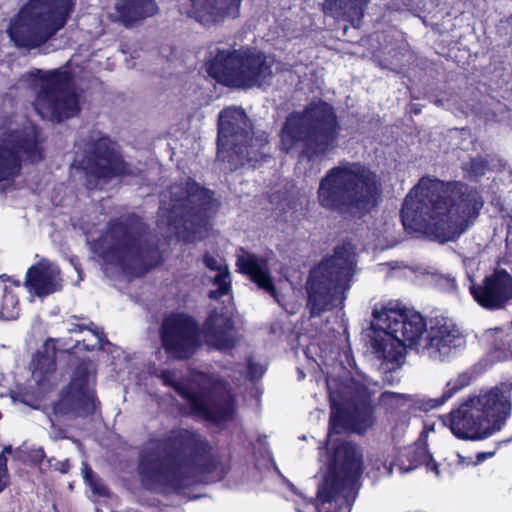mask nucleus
<instances>
[{
	"label": "nucleus",
	"instance_id": "f257e3e1",
	"mask_svg": "<svg viewBox=\"0 0 512 512\" xmlns=\"http://www.w3.org/2000/svg\"><path fill=\"white\" fill-rule=\"evenodd\" d=\"M483 204L479 192L465 183L422 178L406 196L401 219L406 230L446 242L468 229Z\"/></svg>",
	"mask_w": 512,
	"mask_h": 512
},
{
	"label": "nucleus",
	"instance_id": "f03ea898",
	"mask_svg": "<svg viewBox=\"0 0 512 512\" xmlns=\"http://www.w3.org/2000/svg\"><path fill=\"white\" fill-rule=\"evenodd\" d=\"M216 467L207 441L194 431L178 429L163 439H152L144 446L139 456L138 473L147 489L169 487L179 490L209 480L208 475Z\"/></svg>",
	"mask_w": 512,
	"mask_h": 512
},
{
	"label": "nucleus",
	"instance_id": "7ed1b4c3",
	"mask_svg": "<svg viewBox=\"0 0 512 512\" xmlns=\"http://www.w3.org/2000/svg\"><path fill=\"white\" fill-rule=\"evenodd\" d=\"M382 193L378 175L360 162H340L321 178L317 199L321 207L343 214L364 213Z\"/></svg>",
	"mask_w": 512,
	"mask_h": 512
},
{
	"label": "nucleus",
	"instance_id": "20e7f679",
	"mask_svg": "<svg viewBox=\"0 0 512 512\" xmlns=\"http://www.w3.org/2000/svg\"><path fill=\"white\" fill-rule=\"evenodd\" d=\"M373 316L371 348L377 358L390 364L388 369L402 365L406 347L422 352L428 329L419 312L388 303L380 310L374 309Z\"/></svg>",
	"mask_w": 512,
	"mask_h": 512
},
{
	"label": "nucleus",
	"instance_id": "39448f33",
	"mask_svg": "<svg viewBox=\"0 0 512 512\" xmlns=\"http://www.w3.org/2000/svg\"><path fill=\"white\" fill-rule=\"evenodd\" d=\"M341 130L334 107L317 101L286 119L281 142L287 153L300 148L302 154L312 160L327 155L338 146Z\"/></svg>",
	"mask_w": 512,
	"mask_h": 512
},
{
	"label": "nucleus",
	"instance_id": "423d86ee",
	"mask_svg": "<svg viewBox=\"0 0 512 512\" xmlns=\"http://www.w3.org/2000/svg\"><path fill=\"white\" fill-rule=\"evenodd\" d=\"M92 249L105 264L131 275L144 274L158 261V250L150 242L138 220L110 222L106 232L95 240Z\"/></svg>",
	"mask_w": 512,
	"mask_h": 512
},
{
	"label": "nucleus",
	"instance_id": "0eeeda50",
	"mask_svg": "<svg viewBox=\"0 0 512 512\" xmlns=\"http://www.w3.org/2000/svg\"><path fill=\"white\" fill-rule=\"evenodd\" d=\"M363 454L352 442L337 440L328 456L327 472L319 484L317 499L307 505L317 512H350L362 473Z\"/></svg>",
	"mask_w": 512,
	"mask_h": 512
},
{
	"label": "nucleus",
	"instance_id": "6e6552de",
	"mask_svg": "<svg viewBox=\"0 0 512 512\" xmlns=\"http://www.w3.org/2000/svg\"><path fill=\"white\" fill-rule=\"evenodd\" d=\"M356 267L355 246L344 242L334 248L333 255L324 258L310 271L306 282V307L311 317H319L343 304Z\"/></svg>",
	"mask_w": 512,
	"mask_h": 512
},
{
	"label": "nucleus",
	"instance_id": "1a4fd4ad",
	"mask_svg": "<svg viewBox=\"0 0 512 512\" xmlns=\"http://www.w3.org/2000/svg\"><path fill=\"white\" fill-rule=\"evenodd\" d=\"M512 382L469 398L449 414L452 433L460 439L478 440L502 429L512 410Z\"/></svg>",
	"mask_w": 512,
	"mask_h": 512
},
{
	"label": "nucleus",
	"instance_id": "9d476101",
	"mask_svg": "<svg viewBox=\"0 0 512 512\" xmlns=\"http://www.w3.org/2000/svg\"><path fill=\"white\" fill-rule=\"evenodd\" d=\"M217 207L213 192L188 179L172 185L162 194L159 217L171 233L180 234L183 230L195 239L207 230L208 218Z\"/></svg>",
	"mask_w": 512,
	"mask_h": 512
},
{
	"label": "nucleus",
	"instance_id": "9b49d317",
	"mask_svg": "<svg viewBox=\"0 0 512 512\" xmlns=\"http://www.w3.org/2000/svg\"><path fill=\"white\" fill-rule=\"evenodd\" d=\"M75 0H30L10 20L7 33L17 47L33 49L66 23Z\"/></svg>",
	"mask_w": 512,
	"mask_h": 512
},
{
	"label": "nucleus",
	"instance_id": "f8f14e48",
	"mask_svg": "<svg viewBox=\"0 0 512 512\" xmlns=\"http://www.w3.org/2000/svg\"><path fill=\"white\" fill-rule=\"evenodd\" d=\"M327 385L331 403L329 437L344 431L363 433L373 425L370 390L366 384L347 378L340 383L328 379Z\"/></svg>",
	"mask_w": 512,
	"mask_h": 512
},
{
	"label": "nucleus",
	"instance_id": "ddd939ff",
	"mask_svg": "<svg viewBox=\"0 0 512 512\" xmlns=\"http://www.w3.org/2000/svg\"><path fill=\"white\" fill-rule=\"evenodd\" d=\"M217 161L234 171L253 161L256 154L252 120L239 106H228L218 114Z\"/></svg>",
	"mask_w": 512,
	"mask_h": 512
},
{
	"label": "nucleus",
	"instance_id": "4468645a",
	"mask_svg": "<svg viewBox=\"0 0 512 512\" xmlns=\"http://www.w3.org/2000/svg\"><path fill=\"white\" fill-rule=\"evenodd\" d=\"M23 78L36 84L39 88L34 108L42 119L61 122L74 117L79 112V98L73 89L68 71L44 72L40 69H33L27 72Z\"/></svg>",
	"mask_w": 512,
	"mask_h": 512
},
{
	"label": "nucleus",
	"instance_id": "2eb2a0df",
	"mask_svg": "<svg viewBox=\"0 0 512 512\" xmlns=\"http://www.w3.org/2000/svg\"><path fill=\"white\" fill-rule=\"evenodd\" d=\"M160 378L186 401L189 412L195 417L221 421L232 414L233 405L229 391L222 384H215L212 389L207 390L208 381L205 375L195 374L191 382L184 383L175 371L164 370Z\"/></svg>",
	"mask_w": 512,
	"mask_h": 512
},
{
	"label": "nucleus",
	"instance_id": "dca6fc26",
	"mask_svg": "<svg viewBox=\"0 0 512 512\" xmlns=\"http://www.w3.org/2000/svg\"><path fill=\"white\" fill-rule=\"evenodd\" d=\"M75 147V164L85 171L90 189L99 187L101 180L130 173L115 144L99 131L90 132Z\"/></svg>",
	"mask_w": 512,
	"mask_h": 512
},
{
	"label": "nucleus",
	"instance_id": "f3484780",
	"mask_svg": "<svg viewBox=\"0 0 512 512\" xmlns=\"http://www.w3.org/2000/svg\"><path fill=\"white\" fill-rule=\"evenodd\" d=\"M206 72L217 83L234 89H249L256 83V48L230 49L209 46Z\"/></svg>",
	"mask_w": 512,
	"mask_h": 512
},
{
	"label": "nucleus",
	"instance_id": "a211bd4d",
	"mask_svg": "<svg viewBox=\"0 0 512 512\" xmlns=\"http://www.w3.org/2000/svg\"><path fill=\"white\" fill-rule=\"evenodd\" d=\"M42 151L37 142L36 127L25 120L22 128L8 120L0 127V183L13 181L21 171L22 161L37 162Z\"/></svg>",
	"mask_w": 512,
	"mask_h": 512
},
{
	"label": "nucleus",
	"instance_id": "6ab92c4d",
	"mask_svg": "<svg viewBox=\"0 0 512 512\" xmlns=\"http://www.w3.org/2000/svg\"><path fill=\"white\" fill-rule=\"evenodd\" d=\"M94 384V365L90 362L80 363L67 390L54 405V413L74 417L93 413L96 407Z\"/></svg>",
	"mask_w": 512,
	"mask_h": 512
},
{
	"label": "nucleus",
	"instance_id": "aec40b11",
	"mask_svg": "<svg viewBox=\"0 0 512 512\" xmlns=\"http://www.w3.org/2000/svg\"><path fill=\"white\" fill-rule=\"evenodd\" d=\"M162 346L175 359L191 357L200 346V336L195 320L184 314L166 317L161 326Z\"/></svg>",
	"mask_w": 512,
	"mask_h": 512
},
{
	"label": "nucleus",
	"instance_id": "412c9836",
	"mask_svg": "<svg viewBox=\"0 0 512 512\" xmlns=\"http://www.w3.org/2000/svg\"><path fill=\"white\" fill-rule=\"evenodd\" d=\"M464 344V336L450 319L435 318L430 321L426 331L422 353L436 360H444Z\"/></svg>",
	"mask_w": 512,
	"mask_h": 512
},
{
	"label": "nucleus",
	"instance_id": "4be33fe9",
	"mask_svg": "<svg viewBox=\"0 0 512 512\" xmlns=\"http://www.w3.org/2000/svg\"><path fill=\"white\" fill-rule=\"evenodd\" d=\"M469 280V290L474 300L485 309H502L512 300V275L504 269L495 270L479 284Z\"/></svg>",
	"mask_w": 512,
	"mask_h": 512
},
{
	"label": "nucleus",
	"instance_id": "5701e85b",
	"mask_svg": "<svg viewBox=\"0 0 512 512\" xmlns=\"http://www.w3.org/2000/svg\"><path fill=\"white\" fill-rule=\"evenodd\" d=\"M241 0H186L180 4V12L203 25L236 17Z\"/></svg>",
	"mask_w": 512,
	"mask_h": 512
},
{
	"label": "nucleus",
	"instance_id": "b1692460",
	"mask_svg": "<svg viewBox=\"0 0 512 512\" xmlns=\"http://www.w3.org/2000/svg\"><path fill=\"white\" fill-rule=\"evenodd\" d=\"M24 284L28 292L37 297L55 293L62 288L60 268L57 264L42 259L27 270Z\"/></svg>",
	"mask_w": 512,
	"mask_h": 512
},
{
	"label": "nucleus",
	"instance_id": "393cba45",
	"mask_svg": "<svg viewBox=\"0 0 512 512\" xmlns=\"http://www.w3.org/2000/svg\"><path fill=\"white\" fill-rule=\"evenodd\" d=\"M159 8L155 0H115L113 21L132 27L142 20L154 16Z\"/></svg>",
	"mask_w": 512,
	"mask_h": 512
},
{
	"label": "nucleus",
	"instance_id": "a878e982",
	"mask_svg": "<svg viewBox=\"0 0 512 512\" xmlns=\"http://www.w3.org/2000/svg\"><path fill=\"white\" fill-rule=\"evenodd\" d=\"M232 319L229 313L213 311L203 326V335L208 345L227 349L234 343Z\"/></svg>",
	"mask_w": 512,
	"mask_h": 512
},
{
	"label": "nucleus",
	"instance_id": "bb28decb",
	"mask_svg": "<svg viewBox=\"0 0 512 512\" xmlns=\"http://www.w3.org/2000/svg\"><path fill=\"white\" fill-rule=\"evenodd\" d=\"M368 2V0H325L323 10L327 15L359 27Z\"/></svg>",
	"mask_w": 512,
	"mask_h": 512
},
{
	"label": "nucleus",
	"instance_id": "cd10ccee",
	"mask_svg": "<svg viewBox=\"0 0 512 512\" xmlns=\"http://www.w3.org/2000/svg\"><path fill=\"white\" fill-rule=\"evenodd\" d=\"M398 468L401 473H408L421 465H425L428 470L440 475L438 464L433 460L425 443H416L413 446L405 448L398 458Z\"/></svg>",
	"mask_w": 512,
	"mask_h": 512
},
{
	"label": "nucleus",
	"instance_id": "c85d7f7f",
	"mask_svg": "<svg viewBox=\"0 0 512 512\" xmlns=\"http://www.w3.org/2000/svg\"><path fill=\"white\" fill-rule=\"evenodd\" d=\"M203 263L206 268L216 273L212 282L217 288L209 292V297L219 299L223 296H229L231 292V278L225 260L218 255L214 256L206 253L203 257Z\"/></svg>",
	"mask_w": 512,
	"mask_h": 512
},
{
	"label": "nucleus",
	"instance_id": "c756f323",
	"mask_svg": "<svg viewBox=\"0 0 512 512\" xmlns=\"http://www.w3.org/2000/svg\"><path fill=\"white\" fill-rule=\"evenodd\" d=\"M68 333H84L86 332L93 338V343L87 342V338H82L76 341V347L80 344L85 350H94L96 348H102L104 344H108V340L101 328L93 324L91 321L85 318H78L72 316L64 322Z\"/></svg>",
	"mask_w": 512,
	"mask_h": 512
},
{
	"label": "nucleus",
	"instance_id": "7c9ffc66",
	"mask_svg": "<svg viewBox=\"0 0 512 512\" xmlns=\"http://www.w3.org/2000/svg\"><path fill=\"white\" fill-rule=\"evenodd\" d=\"M30 368L35 383L44 387L55 371V352L47 347L38 350L31 360Z\"/></svg>",
	"mask_w": 512,
	"mask_h": 512
},
{
	"label": "nucleus",
	"instance_id": "2f4dec72",
	"mask_svg": "<svg viewBox=\"0 0 512 512\" xmlns=\"http://www.w3.org/2000/svg\"><path fill=\"white\" fill-rule=\"evenodd\" d=\"M472 381V375L468 372L459 374L454 380H451L447 384V388L444 391L440 399H436V405H442L445 401L450 399L456 392L468 386Z\"/></svg>",
	"mask_w": 512,
	"mask_h": 512
},
{
	"label": "nucleus",
	"instance_id": "473e14b6",
	"mask_svg": "<svg viewBox=\"0 0 512 512\" xmlns=\"http://www.w3.org/2000/svg\"><path fill=\"white\" fill-rule=\"evenodd\" d=\"M258 288L265 290L278 304H281V295L274 285L272 278L264 265L258 261Z\"/></svg>",
	"mask_w": 512,
	"mask_h": 512
},
{
	"label": "nucleus",
	"instance_id": "72a5a7b5",
	"mask_svg": "<svg viewBox=\"0 0 512 512\" xmlns=\"http://www.w3.org/2000/svg\"><path fill=\"white\" fill-rule=\"evenodd\" d=\"M462 169L470 179L478 180L488 169V162L482 157H475L462 164Z\"/></svg>",
	"mask_w": 512,
	"mask_h": 512
},
{
	"label": "nucleus",
	"instance_id": "f704fd0d",
	"mask_svg": "<svg viewBox=\"0 0 512 512\" xmlns=\"http://www.w3.org/2000/svg\"><path fill=\"white\" fill-rule=\"evenodd\" d=\"M237 267L240 272L247 274L250 280L256 283V258L254 255L242 251L237 257Z\"/></svg>",
	"mask_w": 512,
	"mask_h": 512
},
{
	"label": "nucleus",
	"instance_id": "c9c22d12",
	"mask_svg": "<svg viewBox=\"0 0 512 512\" xmlns=\"http://www.w3.org/2000/svg\"><path fill=\"white\" fill-rule=\"evenodd\" d=\"M82 475L85 483L90 486L94 494H106V488L102 485L101 481L94 475L92 469L86 463H83L82 465Z\"/></svg>",
	"mask_w": 512,
	"mask_h": 512
},
{
	"label": "nucleus",
	"instance_id": "e433bc0d",
	"mask_svg": "<svg viewBox=\"0 0 512 512\" xmlns=\"http://www.w3.org/2000/svg\"><path fill=\"white\" fill-rule=\"evenodd\" d=\"M262 461L264 462V465H269L271 467H273V469L275 470V472L279 475V477L282 479V481L287 484V486L294 492H296V488L295 486L290 482L288 481L280 472V470L278 469L277 465L275 464L274 462V459L270 453L269 450H266L265 453L262 455Z\"/></svg>",
	"mask_w": 512,
	"mask_h": 512
},
{
	"label": "nucleus",
	"instance_id": "4c0bfd02",
	"mask_svg": "<svg viewBox=\"0 0 512 512\" xmlns=\"http://www.w3.org/2000/svg\"><path fill=\"white\" fill-rule=\"evenodd\" d=\"M8 483L7 457L4 454H0V493L7 487Z\"/></svg>",
	"mask_w": 512,
	"mask_h": 512
},
{
	"label": "nucleus",
	"instance_id": "58836bf2",
	"mask_svg": "<svg viewBox=\"0 0 512 512\" xmlns=\"http://www.w3.org/2000/svg\"><path fill=\"white\" fill-rule=\"evenodd\" d=\"M50 466L53 467L56 471H59L63 474L67 473L70 469V464L68 460H56V459H50Z\"/></svg>",
	"mask_w": 512,
	"mask_h": 512
},
{
	"label": "nucleus",
	"instance_id": "ea45409f",
	"mask_svg": "<svg viewBox=\"0 0 512 512\" xmlns=\"http://www.w3.org/2000/svg\"><path fill=\"white\" fill-rule=\"evenodd\" d=\"M45 457V452L41 447L34 448L31 450L30 459L34 463L41 462Z\"/></svg>",
	"mask_w": 512,
	"mask_h": 512
},
{
	"label": "nucleus",
	"instance_id": "a19ab883",
	"mask_svg": "<svg viewBox=\"0 0 512 512\" xmlns=\"http://www.w3.org/2000/svg\"><path fill=\"white\" fill-rule=\"evenodd\" d=\"M257 59H258V77L261 75H263V77L271 75L272 69L270 67L266 66L265 64L260 63V61H261L260 53H258Z\"/></svg>",
	"mask_w": 512,
	"mask_h": 512
},
{
	"label": "nucleus",
	"instance_id": "79ce46f5",
	"mask_svg": "<svg viewBox=\"0 0 512 512\" xmlns=\"http://www.w3.org/2000/svg\"><path fill=\"white\" fill-rule=\"evenodd\" d=\"M494 455V452H481L477 455V463L485 460L488 457H492Z\"/></svg>",
	"mask_w": 512,
	"mask_h": 512
},
{
	"label": "nucleus",
	"instance_id": "37998d69",
	"mask_svg": "<svg viewBox=\"0 0 512 512\" xmlns=\"http://www.w3.org/2000/svg\"><path fill=\"white\" fill-rule=\"evenodd\" d=\"M13 452V448L11 445H7L4 447L3 451L0 454H4L6 457V454H11Z\"/></svg>",
	"mask_w": 512,
	"mask_h": 512
},
{
	"label": "nucleus",
	"instance_id": "c03bdc74",
	"mask_svg": "<svg viewBox=\"0 0 512 512\" xmlns=\"http://www.w3.org/2000/svg\"><path fill=\"white\" fill-rule=\"evenodd\" d=\"M83 334H84L83 338H87V342L93 343V338L89 334H87L86 332H84Z\"/></svg>",
	"mask_w": 512,
	"mask_h": 512
},
{
	"label": "nucleus",
	"instance_id": "a18cd8bd",
	"mask_svg": "<svg viewBox=\"0 0 512 512\" xmlns=\"http://www.w3.org/2000/svg\"><path fill=\"white\" fill-rule=\"evenodd\" d=\"M388 395L395 396V393H390V394L386 393L385 394V396H388Z\"/></svg>",
	"mask_w": 512,
	"mask_h": 512
},
{
	"label": "nucleus",
	"instance_id": "49530a36",
	"mask_svg": "<svg viewBox=\"0 0 512 512\" xmlns=\"http://www.w3.org/2000/svg\"><path fill=\"white\" fill-rule=\"evenodd\" d=\"M260 76L258 77V80H257V85L259 86L260 85V80H259Z\"/></svg>",
	"mask_w": 512,
	"mask_h": 512
},
{
	"label": "nucleus",
	"instance_id": "de8ad7c7",
	"mask_svg": "<svg viewBox=\"0 0 512 512\" xmlns=\"http://www.w3.org/2000/svg\"><path fill=\"white\" fill-rule=\"evenodd\" d=\"M260 76L258 77V80H257V85L259 86L260 85V80H259Z\"/></svg>",
	"mask_w": 512,
	"mask_h": 512
},
{
	"label": "nucleus",
	"instance_id": "09e8293b",
	"mask_svg": "<svg viewBox=\"0 0 512 512\" xmlns=\"http://www.w3.org/2000/svg\"><path fill=\"white\" fill-rule=\"evenodd\" d=\"M2 379V376L0 375V380Z\"/></svg>",
	"mask_w": 512,
	"mask_h": 512
}]
</instances>
